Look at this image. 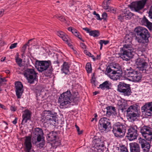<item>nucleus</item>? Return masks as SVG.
<instances>
[{"label": "nucleus", "instance_id": "6", "mask_svg": "<svg viewBox=\"0 0 152 152\" xmlns=\"http://www.w3.org/2000/svg\"><path fill=\"white\" fill-rule=\"evenodd\" d=\"M126 128V125L118 122L113 126L112 132L116 137L121 138L124 136Z\"/></svg>", "mask_w": 152, "mask_h": 152}, {"label": "nucleus", "instance_id": "29", "mask_svg": "<svg viewBox=\"0 0 152 152\" xmlns=\"http://www.w3.org/2000/svg\"><path fill=\"white\" fill-rule=\"evenodd\" d=\"M108 75L111 79L113 80H117L120 79L122 74L119 75L117 72H110L107 73Z\"/></svg>", "mask_w": 152, "mask_h": 152}, {"label": "nucleus", "instance_id": "5", "mask_svg": "<svg viewBox=\"0 0 152 152\" xmlns=\"http://www.w3.org/2000/svg\"><path fill=\"white\" fill-rule=\"evenodd\" d=\"M43 113L44 115L41 119L42 123H45L49 121L50 124L54 125L58 121L57 114L53 111L45 110Z\"/></svg>", "mask_w": 152, "mask_h": 152}, {"label": "nucleus", "instance_id": "21", "mask_svg": "<svg viewBox=\"0 0 152 152\" xmlns=\"http://www.w3.org/2000/svg\"><path fill=\"white\" fill-rule=\"evenodd\" d=\"M31 113L28 110H26L23 112L22 114V120L21 124H24L26 123L28 121L31 120Z\"/></svg>", "mask_w": 152, "mask_h": 152}, {"label": "nucleus", "instance_id": "48", "mask_svg": "<svg viewBox=\"0 0 152 152\" xmlns=\"http://www.w3.org/2000/svg\"><path fill=\"white\" fill-rule=\"evenodd\" d=\"M127 105H124L120 108V110H121L122 112H123L126 109Z\"/></svg>", "mask_w": 152, "mask_h": 152}, {"label": "nucleus", "instance_id": "62", "mask_svg": "<svg viewBox=\"0 0 152 152\" xmlns=\"http://www.w3.org/2000/svg\"><path fill=\"white\" fill-rule=\"evenodd\" d=\"M94 119H95V121H96V122L97 121V118H96V117H97V114L96 113V114H94Z\"/></svg>", "mask_w": 152, "mask_h": 152}, {"label": "nucleus", "instance_id": "54", "mask_svg": "<svg viewBox=\"0 0 152 152\" xmlns=\"http://www.w3.org/2000/svg\"><path fill=\"white\" fill-rule=\"evenodd\" d=\"M112 114H113V113H111L110 112H108V111L107 110L106 112V115L107 116H110Z\"/></svg>", "mask_w": 152, "mask_h": 152}, {"label": "nucleus", "instance_id": "17", "mask_svg": "<svg viewBox=\"0 0 152 152\" xmlns=\"http://www.w3.org/2000/svg\"><path fill=\"white\" fill-rule=\"evenodd\" d=\"M98 126V128L100 130H105L111 127L109 119L105 117L102 118L99 120Z\"/></svg>", "mask_w": 152, "mask_h": 152}, {"label": "nucleus", "instance_id": "64", "mask_svg": "<svg viewBox=\"0 0 152 152\" xmlns=\"http://www.w3.org/2000/svg\"><path fill=\"white\" fill-rule=\"evenodd\" d=\"M98 93V92L97 91H95L93 93V95H96Z\"/></svg>", "mask_w": 152, "mask_h": 152}, {"label": "nucleus", "instance_id": "43", "mask_svg": "<svg viewBox=\"0 0 152 152\" xmlns=\"http://www.w3.org/2000/svg\"><path fill=\"white\" fill-rule=\"evenodd\" d=\"M107 11L112 12L113 13H115L116 12L115 10L113 7H110L109 10H107Z\"/></svg>", "mask_w": 152, "mask_h": 152}, {"label": "nucleus", "instance_id": "12", "mask_svg": "<svg viewBox=\"0 0 152 152\" xmlns=\"http://www.w3.org/2000/svg\"><path fill=\"white\" fill-rule=\"evenodd\" d=\"M138 127L135 125H132L129 126L127 129V132L126 137L130 141L136 139L138 135Z\"/></svg>", "mask_w": 152, "mask_h": 152}, {"label": "nucleus", "instance_id": "59", "mask_svg": "<svg viewBox=\"0 0 152 152\" xmlns=\"http://www.w3.org/2000/svg\"><path fill=\"white\" fill-rule=\"evenodd\" d=\"M10 110L11 111H15V107L13 106H11L10 107Z\"/></svg>", "mask_w": 152, "mask_h": 152}, {"label": "nucleus", "instance_id": "53", "mask_svg": "<svg viewBox=\"0 0 152 152\" xmlns=\"http://www.w3.org/2000/svg\"><path fill=\"white\" fill-rule=\"evenodd\" d=\"M4 10L3 9H1L0 11V17L2 16L4 14Z\"/></svg>", "mask_w": 152, "mask_h": 152}, {"label": "nucleus", "instance_id": "46", "mask_svg": "<svg viewBox=\"0 0 152 152\" xmlns=\"http://www.w3.org/2000/svg\"><path fill=\"white\" fill-rule=\"evenodd\" d=\"M6 81L5 78H0V86H1L2 85V83L3 82Z\"/></svg>", "mask_w": 152, "mask_h": 152}, {"label": "nucleus", "instance_id": "61", "mask_svg": "<svg viewBox=\"0 0 152 152\" xmlns=\"http://www.w3.org/2000/svg\"><path fill=\"white\" fill-rule=\"evenodd\" d=\"M0 107L3 109H5V107L3 104H0Z\"/></svg>", "mask_w": 152, "mask_h": 152}, {"label": "nucleus", "instance_id": "25", "mask_svg": "<svg viewBox=\"0 0 152 152\" xmlns=\"http://www.w3.org/2000/svg\"><path fill=\"white\" fill-rule=\"evenodd\" d=\"M140 23L141 25L146 26L149 29H151L152 23L150 22L145 16L141 19Z\"/></svg>", "mask_w": 152, "mask_h": 152}, {"label": "nucleus", "instance_id": "19", "mask_svg": "<svg viewBox=\"0 0 152 152\" xmlns=\"http://www.w3.org/2000/svg\"><path fill=\"white\" fill-rule=\"evenodd\" d=\"M15 86L16 96L18 99H20L23 91V85L20 82H16L15 83Z\"/></svg>", "mask_w": 152, "mask_h": 152}, {"label": "nucleus", "instance_id": "18", "mask_svg": "<svg viewBox=\"0 0 152 152\" xmlns=\"http://www.w3.org/2000/svg\"><path fill=\"white\" fill-rule=\"evenodd\" d=\"M107 73L117 72L119 75L122 74V72L121 67L118 64H115L110 66H108L106 69Z\"/></svg>", "mask_w": 152, "mask_h": 152}, {"label": "nucleus", "instance_id": "24", "mask_svg": "<svg viewBox=\"0 0 152 152\" xmlns=\"http://www.w3.org/2000/svg\"><path fill=\"white\" fill-rule=\"evenodd\" d=\"M112 85L108 81H106L99 85V88L102 90H107L111 89Z\"/></svg>", "mask_w": 152, "mask_h": 152}, {"label": "nucleus", "instance_id": "45", "mask_svg": "<svg viewBox=\"0 0 152 152\" xmlns=\"http://www.w3.org/2000/svg\"><path fill=\"white\" fill-rule=\"evenodd\" d=\"M17 43H15L11 45L10 47V49H12L15 48L17 46Z\"/></svg>", "mask_w": 152, "mask_h": 152}, {"label": "nucleus", "instance_id": "1", "mask_svg": "<svg viewBox=\"0 0 152 152\" xmlns=\"http://www.w3.org/2000/svg\"><path fill=\"white\" fill-rule=\"evenodd\" d=\"M134 31L137 42L139 43V49L141 51H145L148 47L150 34L145 28L139 26L134 29Z\"/></svg>", "mask_w": 152, "mask_h": 152}, {"label": "nucleus", "instance_id": "38", "mask_svg": "<svg viewBox=\"0 0 152 152\" xmlns=\"http://www.w3.org/2000/svg\"><path fill=\"white\" fill-rule=\"evenodd\" d=\"M42 87L40 85H37L34 88L35 92L36 93H40L42 90Z\"/></svg>", "mask_w": 152, "mask_h": 152}, {"label": "nucleus", "instance_id": "22", "mask_svg": "<svg viewBox=\"0 0 152 152\" xmlns=\"http://www.w3.org/2000/svg\"><path fill=\"white\" fill-rule=\"evenodd\" d=\"M139 143L141 145V148L144 152H148L150 148V145L145 139H140L139 140Z\"/></svg>", "mask_w": 152, "mask_h": 152}, {"label": "nucleus", "instance_id": "40", "mask_svg": "<svg viewBox=\"0 0 152 152\" xmlns=\"http://www.w3.org/2000/svg\"><path fill=\"white\" fill-rule=\"evenodd\" d=\"M72 32L75 36H78V34H79V33L78 32L77 30L74 28L72 30Z\"/></svg>", "mask_w": 152, "mask_h": 152}, {"label": "nucleus", "instance_id": "10", "mask_svg": "<svg viewBox=\"0 0 152 152\" xmlns=\"http://www.w3.org/2000/svg\"><path fill=\"white\" fill-rule=\"evenodd\" d=\"M37 62L38 65L37 70L39 72H42L47 69L48 68H49V73H51L53 71V69L50 61H38Z\"/></svg>", "mask_w": 152, "mask_h": 152}, {"label": "nucleus", "instance_id": "15", "mask_svg": "<svg viewBox=\"0 0 152 152\" xmlns=\"http://www.w3.org/2000/svg\"><path fill=\"white\" fill-rule=\"evenodd\" d=\"M127 76L130 80L135 82H139L142 77L141 72L132 69L128 72Z\"/></svg>", "mask_w": 152, "mask_h": 152}, {"label": "nucleus", "instance_id": "49", "mask_svg": "<svg viewBox=\"0 0 152 152\" xmlns=\"http://www.w3.org/2000/svg\"><path fill=\"white\" fill-rule=\"evenodd\" d=\"M83 29L86 31L87 33H89V34L91 31H90V30L87 27L83 28Z\"/></svg>", "mask_w": 152, "mask_h": 152}, {"label": "nucleus", "instance_id": "55", "mask_svg": "<svg viewBox=\"0 0 152 152\" xmlns=\"http://www.w3.org/2000/svg\"><path fill=\"white\" fill-rule=\"evenodd\" d=\"M106 109H107V111H108V112H111V113H113L112 110H111V109H110V107H109V106H108L107 107H106Z\"/></svg>", "mask_w": 152, "mask_h": 152}, {"label": "nucleus", "instance_id": "34", "mask_svg": "<svg viewBox=\"0 0 152 152\" xmlns=\"http://www.w3.org/2000/svg\"><path fill=\"white\" fill-rule=\"evenodd\" d=\"M15 61L16 63L20 67H21L23 66V64H22V60L19 58L18 56L15 57Z\"/></svg>", "mask_w": 152, "mask_h": 152}, {"label": "nucleus", "instance_id": "31", "mask_svg": "<svg viewBox=\"0 0 152 152\" xmlns=\"http://www.w3.org/2000/svg\"><path fill=\"white\" fill-rule=\"evenodd\" d=\"M61 38L64 41H65L69 46H70L71 45V44L70 43L69 38L68 37V36L65 34H64V36H63Z\"/></svg>", "mask_w": 152, "mask_h": 152}, {"label": "nucleus", "instance_id": "2", "mask_svg": "<svg viewBox=\"0 0 152 152\" xmlns=\"http://www.w3.org/2000/svg\"><path fill=\"white\" fill-rule=\"evenodd\" d=\"M71 94L69 90L61 94L59 97L58 102L60 103L61 108H63L68 104H69L73 101L75 103L78 101V97H74L72 98L71 96Z\"/></svg>", "mask_w": 152, "mask_h": 152}, {"label": "nucleus", "instance_id": "14", "mask_svg": "<svg viewBox=\"0 0 152 152\" xmlns=\"http://www.w3.org/2000/svg\"><path fill=\"white\" fill-rule=\"evenodd\" d=\"M140 132L146 140L152 141V128L146 126H144L141 127Z\"/></svg>", "mask_w": 152, "mask_h": 152}, {"label": "nucleus", "instance_id": "47", "mask_svg": "<svg viewBox=\"0 0 152 152\" xmlns=\"http://www.w3.org/2000/svg\"><path fill=\"white\" fill-rule=\"evenodd\" d=\"M100 41L102 42L103 44H104V45H106L108 44L109 42L108 40H101Z\"/></svg>", "mask_w": 152, "mask_h": 152}, {"label": "nucleus", "instance_id": "20", "mask_svg": "<svg viewBox=\"0 0 152 152\" xmlns=\"http://www.w3.org/2000/svg\"><path fill=\"white\" fill-rule=\"evenodd\" d=\"M142 112H145L148 116L151 115L152 113V102L145 103L141 108Z\"/></svg>", "mask_w": 152, "mask_h": 152}, {"label": "nucleus", "instance_id": "28", "mask_svg": "<svg viewBox=\"0 0 152 152\" xmlns=\"http://www.w3.org/2000/svg\"><path fill=\"white\" fill-rule=\"evenodd\" d=\"M69 66L68 63L64 62L61 66V71L65 74H68L69 72Z\"/></svg>", "mask_w": 152, "mask_h": 152}, {"label": "nucleus", "instance_id": "16", "mask_svg": "<svg viewBox=\"0 0 152 152\" xmlns=\"http://www.w3.org/2000/svg\"><path fill=\"white\" fill-rule=\"evenodd\" d=\"M120 13V14L118 16V19L121 22L124 21V19L126 20H129L134 15L127 8L122 10Z\"/></svg>", "mask_w": 152, "mask_h": 152}, {"label": "nucleus", "instance_id": "44", "mask_svg": "<svg viewBox=\"0 0 152 152\" xmlns=\"http://www.w3.org/2000/svg\"><path fill=\"white\" fill-rule=\"evenodd\" d=\"M77 130V131L78 132V133L79 134H82L83 132V131L81 130V131H80V128L79 127L77 126V125H75V126Z\"/></svg>", "mask_w": 152, "mask_h": 152}, {"label": "nucleus", "instance_id": "33", "mask_svg": "<svg viewBox=\"0 0 152 152\" xmlns=\"http://www.w3.org/2000/svg\"><path fill=\"white\" fill-rule=\"evenodd\" d=\"M54 17H56L61 22H64L65 23L66 22V20L63 16L56 14L54 16Z\"/></svg>", "mask_w": 152, "mask_h": 152}, {"label": "nucleus", "instance_id": "51", "mask_svg": "<svg viewBox=\"0 0 152 152\" xmlns=\"http://www.w3.org/2000/svg\"><path fill=\"white\" fill-rule=\"evenodd\" d=\"M96 19L98 20H102V18H101L100 17V16H99V15L98 14H97L96 15Z\"/></svg>", "mask_w": 152, "mask_h": 152}, {"label": "nucleus", "instance_id": "42", "mask_svg": "<svg viewBox=\"0 0 152 152\" xmlns=\"http://www.w3.org/2000/svg\"><path fill=\"white\" fill-rule=\"evenodd\" d=\"M149 17L151 19H152V5L151 6L149 12Z\"/></svg>", "mask_w": 152, "mask_h": 152}, {"label": "nucleus", "instance_id": "8", "mask_svg": "<svg viewBox=\"0 0 152 152\" xmlns=\"http://www.w3.org/2000/svg\"><path fill=\"white\" fill-rule=\"evenodd\" d=\"M136 64L137 67L140 69V70L143 71H145V72L149 74L152 72V64L147 65V62L143 59L139 58L137 59Z\"/></svg>", "mask_w": 152, "mask_h": 152}, {"label": "nucleus", "instance_id": "36", "mask_svg": "<svg viewBox=\"0 0 152 152\" xmlns=\"http://www.w3.org/2000/svg\"><path fill=\"white\" fill-rule=\"evenodd\" d=\"M118 104L119 106V108L120 109L124 105H127V104L122 101L119 100L118 101Z\"/></svg>", "mask_w": 152, "mask_h": 152}, {"label": "nucleus", "instance_id": "32", "mask_svg": "<svg viewBox=\"0 0 152 152\" xmlns=\"http://www.w3.org/2000/svg\"><path fill=\"white\" fill-rule=\"evenodd\" d=\"M32 40V39H30V40H29L28 41V42L24 44L23 45V46L22 47L21 50V52L22 53V54H21L22 56H23L24 55V54L25 53V52H26V50L27 47L28 45V44H29V42L31 41Z\"/></svg>", "mask_w": 152, "mask_h": 152}, {"label": "nucleus", "instance_id": "56", "mask_svg": "<svg viewBox=\"0 0 152 152\" xmlns=\"http://www.w3.org/2000/svg\"><path fill=\"white\" fill-rule=\"evenodd\" d=\"M17 118L15 117V119L12 122V123L14 124H15L17 123Z\"/></svg>", "mask_w": 152, "mask_h": 152}, {"label": "nucleus", "instance_id": "23", "mask_svg": "<svg viewBox=\"0 0 152 152\" xmlns=\"http://www.w3.org/2000/svg\"><path fill=\"white\" fill-rule=\"evenodd\" d=\"M25 145L26 152H34L33 149L31 148L32 145L31 142V138L29 136L26 137L25 140Z\"/></svg>", "mask_w": 152, "mask_h": 152}, {"label": "nucleus", "instance_id": "37", "mask_svg": "<svg viewBox=\"0 0 152 152\" xmlns=\"http://www.w3.org/2000/svg\"><path fill=\"white\" fill-rule=\"evenodd\" d=\"M108 2L107 1H104L103 4V7L104 9L108 10H109L110 7L108 4Z\"/></svg>", "mask_w": 152, "mask_h": 152}, {"label": "nucleus", "instance_id": "60", "mask_svg": "<svg viewBox=\"0 0 152 152\" xmlns=\"http://www.w3.org/2000/svg\"><path fill=\"white\" fill-rule=\"evenodd\" d=\"M73 28H72L71 27H69L68 28V31H71V32H72V30L73 29Z\"/></svg>", "mask_w": 152, "mask_h": 152}, {"label": "nucleus", "instance_id": "26", "mask_svg": "<svg viewBox=\"0 0 152 152\" xmlns=\"http://www.w3.org/2000/svg\"><path fill=\"white\" fill-rule=\"evenodd\" d=\"M57 135L56 131H52L47 134V139L49 142L55 141Z\"/></svg>", "mask_w": 152, "mask_h": 152}, {"label": "nucleus", "instance_id": "13", "mask_svg": "<svg viewBox=\"0 0 152 152\" xmlns=\"http://www.w3.org/2000/svg\"><path fill=\"white\" fill-rule=\"evenodd\" d=\"M23 74L28 81L31 84L33 83L34 80L37 78V75L38 74L34 69H27L25 70L23 72Z\"/></svg>", "mask_w": 152, "mask_h": 152}, {"label": "nucleus", "instance_id": "63", "mask_svg": "<svg viewBox=\"0 0 152 152\" xmlns=\"http://www.w3.org/2000/svg\"><path fill=\"white\" fill-rule=\"evenodd\" d=\"M90 57H91V58H92V59L94 60L95 61V58H94V56L92 55V54H91V56H90Z\"/></svg>", "mask_w": 152, "mask_h": 152}, {"label": "nucleus", "instance_id": "3", "mask_svg": "<svg viewBox=\"0 0 152 152\" xmlns=\"http://www.w3.org/2000/svg\"><path fill=\"white\" fill-rule=\"evenodd\" d=\"M134 53V48L131 45L125 44L121 48L119 54L123 60L127 61L133 57Z\"/></svg>", "mask_w": 152, "mask_h": 152}, {"label": "nucleus", "instance_id": "30", "mask_svg": "<svg viewBox=\"0 0 152 152\" xmlns=\"http://www.w3.org/2000/svg\"><path fill=\"white\" fill-rule=\"evenodd\" d=\"M89 34L94 37H97L100 35L99 31L96 30L91 31Z\"/></svg>", "mask_w": 152, "mask_h": 152}, {"label": "nucleus", "instance_id": "9", "mask_svg": "<svg viewBox=\"0 0 152 152\" xmlns=\"http://www.w3.org/2000/svg\"><path fill=\"white\" fill-rule=\"evenodd\" d=\"M117 90L119 92L122 93L125 96H129L132 93L130 85L123 82H119L118 85Z\"/></svg>", "mask_w": 152, "mask_h": 152}, {"label": "nucleus", "instance_id": "27", "mask_svg": "<svg viewBox=\"0 0 152 152\" xmlns=\"http://www.w3.org/2000/svg\"><path fill=\"white\" fill-rule=\"evenodd\" d=\"M130 152H140V148L139 145L136 143H129Z\"/></svg>", "mask_w": 152, "mask_h": 152}, {"label": "nucleus", "instance_id": "50", "mask_svg": "<svg viewBox=\"0 0 152 152\" xmlns=\"http://www.w3.org/2000/svg\"><path fill=\"white\" fill-rule=\"evenodd\" d=\"M110 107V109L112 110L113 113H114L115 112V107H112L111 106H109Z\"/></svg>", "mask_w": 152, "mask_h": 152}, {"label": "nucleus", "instance_id": "7", "mask_svg": "<svg viewBox=\"0 0 152 152\" xmlns=\"http://www.w3.org/2000/svg\"><path fill=\"white\" fill-rule=\"evenodd\" d=\"M44 134L42 129L37 127L35 129L33 133V138L36 139L37 141L39 142L41 141L37 145L38 148H43L45 144V141L43 137Z\"/></svg>", "mask_w": 152, "mask_h": 152}, {"label": "nucleus", "instance_id": "41", "mask_svg": "<svg viewBox=\"0 0 152 152\" xmlns=\"http://www.w3.org/2000/svg\"><path fill=\"white\" fill-rule=\"evenodd\" d=\"M65 34L64 32L61 31H58L57 33V35L61 38Z\"/></svg>", "mask_w": 152, "mask_h": 152}, {"label": "nucleus", "instance_id": "35", "mask_svg": "<svg viewBox=\"0 0 152 152\" xmlns=\"http://www.w3.org/2000/svg\"><path fill=\"white\" fill-rule=\"evenodd\" d=\"M86 69L88 73L91 72V64L90 63H87L86 64Z\"/></svg>", "mask_w": 152, "mask_h": 152}, {"label": "nucleus", "instance_id": "11", "mask_svg": "<svg viewBox=\"0 0 152 152\" xmlns=\"http://www.w3.org/2000/svg\"><path fill=\"white\" fill-rule=\"evenodd\" d=\"M148 2V0H139L132 3L129 7L132 10L142 13L140 11L144 8L145 4Z\"/></svg>", "mask_w": 152, "mask_h": 152}, {"label": "nucleus", "instance_id": "39", "mask_svg": "<svg viewBox=\"0 0 152 152\" xmlns=\"http://www.w3.org/2000/svg\"><path fill=\"white\" fill-rule=\"evenodd\" d=\"M102 19H103L104 20H107V14L105 12H103L102 14Z\"/></svg>", "mask_w": 152, "mask_h": 152}, {"label": "nucleus", "instance_id": "52", "mask_svg": "<svg viewBox=\"0 0 152 152\" xmlns=\"http://www.w3.org/2000/svg\"><path fill=\"white\" fill-rule=\"evenodd\" d=\"M84 52L85 53H86V55L89 57L91 56V54L89 52L86 50Z\"/></svg>", "mask_w": 152, "mask_h": 152}, {"label": "nucleus", "instance_id": "4", "mask_svg": "<svg viewBox=\"0 0 152 152\" xmlns=\"http://www.w3.org/2000/svg\"><path fill=\"white\" fill-rule=\"evenodd\" d=\"M126 111L127 118L131 122L137 121V118L140 117L141 114L140 110L137 108V105H136L130 106L128 108Z\"/></svg>", "mask_w": 152, "mask_h": 152}, {"label": "nucleus", "instance_id": "58", "mask_svg": "<svg viewBox=\"0 0 152 152\" xmlns=\"http://www.w3.org/2000/svg\"><path fill=\"white\" fill-rule=\"evenodd\" d=\"M59 61H58V60H57L56 61H54L53 62V63L54 64H58L57 65V66H59Z\"/></svg>", "mask_w": 152, "mask_h": 152}, {"label": "nucleus", "instance_id": "57", "mask_svg": "<svg viewBox=\"0 0 152 152\" xmlns=\"http://www.w3.org/2000/svg\"><path fill=\"white\" fill-rule=\"evenodd\" d=\"M80 45L83 48H85L86 46L84 44L81 43H80Z\"/></svg>", "mask_w": 152, "mask_h": 152}]
</instances>
